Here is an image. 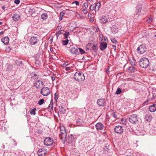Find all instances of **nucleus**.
I'll use <instances>...</instances> for the list:
<instances>
[{"instance_id":"nucleus-1","label":"nucleus","mask_w":156,"mask_h":156,"mask_svg":"<svg viewBox=\"0 0 156 156\" xmlns=\"http://www.w3.org/2000/svg\"><path fill=\"white\" fill-rule=\"evenodd\" d=\"M74 78L78 82L82 81L85 80V78L83 73L76 72L74 76Z\"/></svg>"},{"instance_id":"nucleus-2","label":"nucleus","mask_w":156,"mask_h":156,"mask_svg":"<svg viewBox=\"0 0 156 156\" xmlns=\"http://www.w3.org/2000/svg\"><path fill=\"white\" fill-rule=\"evenodd\" d=\"M149 64V60L146 58H141L139 62V65L141 67L146 68L148 67Z\"/></svg>"},{"instance_id":"nucleus-3","label":"nucleus","mask_w":156,"mask_h":156,"mask_svg":"<svg viewBox=\"0 0 156 156\" xmlns=\"http://www.w3.org/2000/svg\"><path fill=\"white\" fill-rule=\"evenodd\" d=\"M60 133L59 134V138L61 139H65L66 136V133L64 126L60 127Z\"/></svg>"},{"instance_id":"nucleus-4","label":"nucleus","mask_w":156,"mask_h":156,"mask_svg":"<svg viewBox=\"0 0 156 156\" xmlns=\"http://www.w3.org/2000/svg\"><path fill=\"white\" fill-rule=\"evenodd\" d=\"M50 88L48 87H44L41 90V93L44 96H47L50 94Z\"/></svg>"},{"instance_id":"nucleus-5","label":"nucleus","mask_w":156,"mask_h":156,"mask_svg":"<svg viewBox=\"0 0 156 156\" xmlns=\"http://www.w3.org/2000/svg\"><path fill=\"white\" fill-rule=\"evenodd\" d=\"M129 121L133 124H135L138 122L137 116L136 114L131 115L129 118Z\"/></svg>"},{"instance_id":"nucleus-6","label":"nucleus","mask_w":156,"mask_h":156,"mask_svg":"<svg viewBox=\"0 0 156 156\" xmlns=\"http://www.w3.org/2000/svg\"><path fill=\"white\" fill-rule=\"evenodd\" d=\"M53 139L50 137L45 138L44 141V144L45 146H49L52 145L53 143Z\"/></svg>"},{"instance_id":"nucleus-7","label":"nucleus","mask_w":156,"mask_h":156,"mask_svg":"<svg viewBox=\"0 0 156 156\" xmlns=\"http://www.w3.org/2000/svg\"><path fill=\"white\" fill-rule=\"evenodd\" d=\"M47 150L45 147H42L38 150L37 154L39 156H43L47 154Z\"/></svg>"},{"instance_id":"nucleus-8","label":"nucleus","mask_w":156,"mask_h":156,"mask_svg":"<svg viewBox=\"0 0 156 156\" xmlns=\"http://www.w3.org/2000/svg\"><path fill=\"white\" fill-rule=\"evenodd\" d=\"M146 47L143 44L140 45L137 48V52L140 54H143L146 51Z\"/></svg>"},{"instance_id":"nucleus-9","label":"nucleus","mask_w":156,"mask_h":156,"mask_svg":"<svg viewBox=\"0 0 156 156\" xmlns=\"http://www.w3.org/2000/svg\"><path fill=\"white\" fill-rule=\"evenodd\" d=\"M44 83L40 80H36L34 84V86L37 88H40L44 85Z\"/></svg>"},{"instance_id":"nucleus-10","label":"nucleus","mask_w":156,"mask_h":156,"mask_svg":"<svg viewBox=\"0 0 156 156\" xmlns=\"http://www.w3.org/2000/svg\"><path fill=\"white\" fill-rule=\"evenodd\" d=\"M29 42L31 45H35L39 42V39L37 37L33 36L31 37Z\"/></svg>"},{"instance_id":"nucleus-11","label":"nucleus","mask_w":156,"mask_h":156,"mask_svg":"<svg viewBox=\"0 0 156 156\" xmlns=\"http://www.w3.org/2000/svg\"><path fill=\"white\" fill-rule=\"evenodd\" d=\"M87 47H90L95 52H96L98 50L97 45L94 44L88 43L87 45Z\"/></svg>"},{"instance_id":"nucleus-12","label":"nucleus","mask_w":156,"mask_h":156,"mask_svg":"<svg viewBox=\"0 0 156 156\" xmlns=\"http://www.w3.org/2000/svg\"><path fill=\"white\" fill-rule=\"evenodd\" d=\"M114 129L116 133L119 134L122 133L123 131V128L120 126H116L115 127Z\"/></svg>"},{"instance_id":"nucleus-13","label":"nucleus","mask_w":156,"mask_h":156,"mask_svg":"<svg viewBox=\"0 0 156 156\" xmlns=\"http://www.w3.org/2000/svg\"><path fill=\"white\" fill-rule=\"evenodd\" d=\"M70 52L73 55H78L79 53L78 50V48H72L70 50Z\"/></svg>"},{"instance_id":"nucleus-14","label":"nucleus","mask_w":156,"mask_h":156,"mask_svg":"<svg viewBox=\"0 0 156 156\" xmlns=\"http://www.w3.org/2000/svg\"><path fill=\"white\" fill-rule=\"evenodd\" d=\"M95 127L97 130H102L103 128V124L101 122H98L95 125Z\"/></svg>"},{"instance_id":"nucleus-15","label":"nucleus","mask_w":156,"mask_h":156,"mask_svg":"<svg viewBox=\"0 0 156 156\" xmlns=\"http://www.w3.org/2000/svg\"><path fill=\"white\" fill-rule=\"evenodd\" d=\"M152 119V116L151 114H146L145 116V120L148 122H151Z\"/></svg>"},{"instance_id":"nucleus-16","label":"nucleus","mask_w":156,"mask_h":156,"mask_svg":"<svg viewBox=\"0 0 156 156\" xmlns=\"http://www.w3.org/2000/svg\"><path fill=\"white\" fill-rule=\"evenodd\" d=\"M20 18V15L16 13L14 14L12 16V20L15 21H18Z\"/></svg>"},{"instance_id":"nucleus-17","label":"nucleus","mask_w":156,"mask_h":156,"mask_svg":"<svg viewBox=\"0 0 156 156\" xmlns=\"http://www.w3.org/2000/svg\"><path fill=\"white\" fill-rule=\"evenodd\" d=\"M97 102L99 106H103L105 104V101L104 99L102 98L98 99Z\"/></svg>"},{"instance_id":"nucleus-18","label":"nucleus","mask_w":156,"mask_h":156,"mask_svg":"<svg viewBox=\"0 0 156 156\" xmlns=\"http://www.w3.org/2000/svg\"><path fill=\"white\" fill-rule=\"evenodd\" d=\"M9 41V38L8 37H5L1 39V41L5 44L7 45Z\"/></svg>"},{"instance_id":"nucleus-19","label":"nucleus","mask_w":156,"mask_h":156,"mask_svg":"<svg viewBox=\"0 0 156 156\" xmlns=\"http://www.w3.org/2000/svg\"><path fill=\"white\" fill-rule=\"evenodd\" d=\"M75 136L72 134H71L68 138V142L69 144H71L75 140Z\"/></svg>"},{"instance_id":"nucleus-20","label":"nucleus","mask_w":156,"mask_h":156,"mask_svg":"<svg viewBox=\"0 0 156 156\" xmlns=\"http://www.w3.org/2000/svg\"><path fill=\"white\" fill-rule=\"evenodd\" d=\"M111 31L113 33H116L118 31V28L117 26L113 25L111 27Z\"/></svg>"},{"instance_id":"nucleus-21","label":"nucleus","mask_w":156,"mask_h":156,"mask_svg":"<svg viewBox=\"0 0 156 156\" xmlns=\"http://www.w3.org/2000/svg\"><path fill=\"white\" fill-rule=\"evenodd\" d=\"M100 22L102 24H104L107 22V19L105 16H103L100 19Z\"/></svg>"},{"instance_id":"nucleus-22","label":"nucleus","mask_w":156,"mask_h":156,"mask_svg":"<svg viewBox=\"0 0 156 156\" xmlns=\"http://www.w3.org/2000/svg\"><path fill=\"white\" fill-rule=\"evenodd\" d=\"M149 111L151 112H154L156 111V104L151 105L149 108Z\"/></svg>"},{"instance_id":"nucleus-23","label":"nucleus","mask_w":156,"mask_h":156,"mask_svg":"<svg viewBox=\"0 0 156 156\" xmlns=\"http://www.w3.org/2000/svg\"><path fill=\"white\" fill-rule=\"evenodd\" d=\"M107 46V44L105 42H102L99 46L100 49L101 50H105Z\"/></svg>"},{"instance_id":"nucleus-24","label":"nucleus","mask_w":156,"mask_h":156,"mask_svg":"<svg viewBox=\"0 0 156 156\" xmlns=\"http://www.w3.org/2000/svg\"><path fill=\"white\" fill-rule=\"evenodd\" d=\"M109 14L110 15L109 16L110 18H111V19H114V17H115V11L114 10H111L109 12Z\"/></svg>"},{"instance_id":"nucleus-25","label":"nucleus","mask_w":156,"mask_h":156,"mask_svg":"<svg viewBox=\"0 0 156 156\" xmlns=\"http://www.w3.org/2000/svg\"><path fill=\"white\" fill-rule=\"evenodd\" d=\"M48 108L50 110V111H53V100L51 99L50 103L49 105Z\"/></svg>"},{"instance_id":"nucleus-26","label":"nucleus","mask_w":156,"mask_h":156,"mask_svg":"<svg viewBox=\"0 0 156 156\" xmlns=\"http://www.w3.org/2000/svg\"><path fill=\"white\" fill-rule=\"evenodd\" d=\"M129 62L132 66L136 65V60L133 58L129 59Z\"/></svg>"},{"instance_id":"nucleus-27","label":"nucleus","mask_w":156,"mask_h":156,"mask_svg":"<svg viewBox=\"0 0 156 156\" xmlns=\"http://www.w3.org/2000/svg\"><path fill=\"white\" fill-rule=\"evenodd\" d=\"M65 14V13L63 12H62L60 13L59 14V21H61L62 20L63 17Z\"/></svg>"},{"instance_id":"nucleus-28","label":"nucleus","mask_w":156,"mask_h":156,"mask_svg":"<svg viewBox=\"0 0 156 156\" xmlns=\"http://www.w3.org/2000/svg\"><path fill=\"white\" fill-rule=\"evenodd\" d=\"M48 17V15L47 13H44L41 15V18L43 20H46Z\"/></svg>"},{"instance_id":"nucleus-29","label":"nucleus","mask_w":156,"mask_h":156,"mask_svg":"<svg viewBox=\"0 0 156 156\" xmlns=\"http://www.w3.org/2000/svg\"><path fill=\"white\" fill-rule=\"evenodd\" d=\"M100 5L101 4L100 2H98L96 4H95L96 8L95 12L98 11Z\"/></svg>"},{"instance_id":"nucleus-30","label":"nucleus","mask_w":156,"mask_h":156,"mask_svg":"<svg viewBox=\"0 0 156 156\" xmlns=\"http://www.w3.org/2000/svg\"><path fill=\"white\" fill-rule=\"evenodd\" d=\"M16 63L17 65L20 66L22 65L23 62L20 60H17L16 62Z\"/></svg>"},{"instance_id":"nucleus-31","label":"nucleus","mask_w":156,"mask_h":156,"mask_svg":"<svg viewBox=\"0 0 156 156\" xmlns=\"http://www.w3.org/2000/svg\"><path fill=\"white\" fill-rule=\"evenodd\" d=\"M36 110V108H34L31 109L30 111V113L32 115H35L36 114L35 111Z\"/></svg>"},{"instance_id":"nucleus-32","label":"nucleus","mask_w":156,"mask_h":156,"mask_svg":"<svg viewBox=\"0 0 156 156\" xmlns=\"http://www.w3.org/2000/svg\"><path fill=\"white\" fill-rule=\"evenodd\" d=\"M134 67L133 66H132L129 67L128 68V70L129 71L130 73H133L134 72Z\"/></svg>"},{"instance_id":"nucleus-33","label":"nucleus","mask_w":156,"mask_h":156,"mask_svg":"<svg viewBox=\"0 0 156 156\" xmlns=\"http://www.w3.org/2000/svg\"><path fill=\"white\" fill-rule=\"evenodd\" d=\"M59 112L62 114H63L65 112V110L64 109V108L62 107V106L60 107L59 108Z\"/></svg>"},{"instance_id":"nucleus-34","label":"nucleus","mask_w":156,"mask_h":156,"mask_svg":"<svg viewBox=\"0 0 156 156\" xmlns=\"http://www.w3.org/2000/svg\"><path fill=\"white\" fill-rule=\"evenodd\" d=\"M58 94L57 92H56L54 94V99L55 101L57 102L58 98Z\"/></svg>"},{"instance_id":"nucleus-35","label":"nucleus","mask_w":156,"mask_h":156,"mask_svg":"<svg viewBox=\"0 0 156 156\" xmlns=\"http://www.w3.org/2000/svg\"><path fill=\"white\" fill-rule=\"evenodd\" d=\"M78 50L79 51L80 53L81 54H83L86 53L84 50L80 48H78Z\"/></svg>"},{"instance_id":"nucleus-36","label":"nucleus","mask_w":156,"mask_h":156,"mask_svg":"<svg viewBox=\"0 0 156 156\" xmlns=\"http://www.w3.org/2000/svg\"><path fill=\"white\" fill-rule=\"evenodd\" d=\"M90 10L93 11L94 10L95 11L96 8L95 6V4H94L93 5H91L90 6Z\"/></svg>"},{"instance_id":"nucleus-37","label":"nucleus","mask_w":156,"mask_h":156,"mask_svg":"<svg viewBox=\"0 0 156 156\" xmlns=\"http://www.w3.org/2000/svg\"><path fill=\"white\" fill-rule=\"evenodd\" d=\"M122 92L121 89L119 88L117 89V90L115 93V94H119L121 93Z\"/></svg>"},{"instance_id":"nucleus-38","label":"nucleus","mask_w":156,"mask_h":156,"mask_svg":"<svg viewBox=\"0 0 156 156\" xmlns=\"http://www.w3.org/2000/svg\"><path fill=\"white\" fill-rule=\"evenodd\" d=\"M153 20V19L151 17H149V19L147 20L146 21L147 23H151L152 22Z\"/></svg>"},{"instance_id":"nucleus-39","label":"nucleus","mask_w":156,"mask_h":156,"mask_svg":"<svg viewBox=\"0 0 156 156\" xmlns=\"http://www.w3.org/2000/svg\"><path fill=\"white\" fill-rule=\"evenodd\" d=\"M44 101V100L43 99H40L38 102V104L39 105H41Z\"/></svg>"},{"instance_id":"nucleus-40","label":"nucleus","mask_w":156,"mask_h":156,"mask_svg":"<svg viewBox=\"0 0 156 156\" xmlns=\"http://www.w3.org/2000/svg\"><path fill=\"white\" fill-rule=\"evenodd\" d=\"M32 77L35 80L38 79L39 78V75L34 74L33 76H32Z\"/></svg>"},{"instance_id":"nucleus-41","label":"nucleus","mask_w":156,"mask_h":156,"mask_svg":"<svg viewBox=\"0 0 156 156\" xmlns=\"http://www.w3.org/2000/svg\"><path fill=\"white\" fill-rule=\"evenodd\" d=\"M69 32H66L64 34L65 37L66 38H68V37L69 36Z\"/></svg>"},{"instance_id":"nucleus-42","label":"nucleus","mask_w":156,"mask_h":156,"mask_svg":"<svg viewBox=\"0 0 156 156\" xmlns=\"http://www.w3.org/2000/svg\"><path fill=\"white\" fill-rule=\"evenodd\" d=\"M69 42V40H67L66 41H62V44L64 45H66Z\"/></svg>"},{"instance_id":"nucleus-43","label":"nucleus","mask_w":156,"mask_h":156,"mask_svg":"<svg viewBox=\"0 0 156 156\" xmlns=\"http://www.w3.org/2000/svg\"><path fill=\"white\" fill-rule=\"evenodd\" d=\"M121 123L124 125L126 124V121L125 119H121Z\"/></svg>"},{"instance_id":"nucleus-44","label":"nucleus","mask_w":156,"mask_h":156,"mask_svg":"<svg viewBox=\"0 0 156 156\" xmlns=\"http://www.w3.org/2000/svg\"><path fill=\"white\" fill-rule=\"evenodd\" d=\"M111 40L112 42L114 44H116V43L117 42V41L114 38H111Z\"/></svg>"},{"instance_id":"nucleus-45","label":"nucleus","mask_w":156,"mask_h":156,"mask_svg":"<svg viewBox=\"0 0 156 156\" xmlns=\"http://www.w3.org/2000/svg\"><path fill=\"white\" fill-rule=\"evenodd\" d=\"M88 7V5L87 3H84L83 5V7L87 9Z\"/></svg>"},{"instance_id":"nucleus-46","label":"nucleus","mask_w":156,"mask_h":156,"mask_svg":"<svg viewBox=\"0 0 156 156\" xmlns=\"http://www.w3.org/2000/svg\"><path fill=\"white\" fill-rule=\"evenodd\" d=\"M75 4L76 5H79V2L77 1H75L72 3V4Z\"/></svg>"},{"instance_id":"nucleus-47","label":"nucleus","mask_w":156,"mask_h":156,"mask_svg":"<svg viewBox=\"0 0 156 156\" xmlns=\"http://www.w3.org/2000/svg\"><path fill=\"white\" fill-rule=\"evenodd\" d=\"M99 39L100 41H102L103 40V36L102 34H101L99 35Z\"/></svg>"},{"instance_id":"nucleus-48","label":"nucleus","mask_w":156,"mask_h":156,"mask_svg":"<svg viewBox=\"0 0 156 156\" xmlns=\"http://www.w3.org/2000/svg\"><path fill=\"white\" fill-rule=\"evenodd\" d=\"M14 2L15 3L18 4L19 3L20 1V0H15Z\"/></svg>"},{"instance_id":"nucleus-49","label":"nucleus","mask_w":156,"mask_h":156,"mask_svg":"<svg viewBox=\"0 0 156 156\" xmlns=\"http://www.w3.org/2000/svg\"><path fill=\"white\" fill-rule=\"evenodd\" d=\"M68 65V63H67V62H65L63 63L62 66L63 67H66V66H67Z\"/></svg>"},{"instance_id":"nucleus-50","label":"nucleus","mask_w":156,"mask_h":156,"mask_svg":"<svg viewBox=\"0 0 156 156\" xmlns=\"http://www.w3.org/2000/svg\"><path fill=\"white\" fill-rule=\"evenodd\" d=\"M58 34H59V35H60L63 32V30H62L61 31H58L57 32Z\"/></svg>"},{"instance_id":"nucleus-51","label":"nucleus","mask_w":156,"mask_h":156,"mask_svg":"<svg viewBox=\"0 0 156 156\" xmlns=\"http://www.w3.org/2000/svg\"><path fill=\"white\" fill-rule=\"evenodd\" d=\"M65 69V70L67 71L69 70L70 69V67H66Z\"/></svg>"},{"instance_id":"nucleus-52","label":"nucleus","mask_w":156,"mask_h":156,"mask_svg":"<svg viewBox=\"0 0 156 156\" xmlns=\"http://www.w3.org/2000/svg\"><path fill=\"white\" fill-rule=\"evenodd\" d=\"M51 78L53 81L55 80V78L54 76H52L51 77Z\"/></svg>"},{"instance_id":"nucleus-53","label":"nucleus","mask_w":156,"mask_h":156,"mask_svg":"<svg viewBox=\"0 0 156 156\" xmlns=\"http://www.w3.org/2000/svg\"><path fill=\"white\" fill-rule=\"evenodd\" d=\"M113 48L114 49V50L115 51L116 50V46L115 45H112Z\"/></svg>"},{"instance_id":"nucleus-54","label":"nucleus","mask_w":156,"mask_h":156,"mask_svg":"<svg viewBox=\"0 0 156 156\" xmlns=\"http://www.w3.org/2000/svg\"><path fill=\"white\" fill-rule=\"evenodd\" d=\"M59 35V34H58V33L57 32L56 33V35L57 37H58Z\"/></svg>"},{"instance_id":"nucleus-55","label":"nucleus","mask_w":156,"mask_h":156,"mask_svg":"<svg viewBox=\"0 0 156 156\" xmlns=\"http://www.w3.org/2000/svg\"><path fill=\"white\" fill-rule=\"evenodd\" d=\"M149 101V100L147 99L144 102V103L146 104L147 103H148Z\"/></svg>"},{"instance_id":"nucleus-56","label":"nucleus","mask_w":156,"mask_h":156,"mask_svg":"<svg viewBox=\"0 0 156 156\" xmlns=\"http://www.w3.org/2000/svg\"><path fill=\"white\" fill-rule=\"evenodd\" d=\"M89 48H90V47H87V46L86 47V49L87 51L89 49Z\"/></svg>"},{"instance_id":"nucleus-57","label":"nucleus","mask_w":156,"mask_h":156,"mask_svg":"<svg viewBox=\"0 0 156 156\" xmlns=\"http://www.w3.org/2000/svg\"><path fill=\"white\" fill-rule=\"evenodd\" d=\"M11 49L9 47H8L7 48V50L8 51L9 50Z\"/></svg>"},{"instance_id":"nucleus-58","label":"nucleus","mask_w":156,"mask_h":156,"mask_svg":"<svg viewBox=\"0 0 156 156\" xmlns=\"http://www.w3.org/2000/svg\"><path fill=\"white\" fill-rule=\"evenodd\" d=\"M99 31V29L98 28L96 29V31L97 32H98V31Z\"/></svg>"},{"instance_id":"nucleus-59","label":"nucleus","mask_w":156,"mask_h":156,"mask_svg":"<svg viewBox=\"0 0 156 156\" xmlns=\"http://www.w3.org/2000/svg\"><path fill=\"white\" fill-rule=\"evenodd\" d=\"M86 9H85V8H84V9H83L82 11L83 12H84L86 10Z\"/></svg>"},{"instance_id":"nucleus-60","label":"nucleus","mask_w":156,"mask_h":156,"mask_svg":"<svg viewBox=\"0 0 156 156\" xmlns=\"http://www.w3.org/2000/svg\"><path fill=\"white\" fill-rule=\"evenodd\" d=\"M107 37H104V41H105L107 40Z\"/></svg>"},{"instance_id":"nucleus-61","label":"nucleus","mask_w":156,"mask_h":156,"mask_svg":"<svg viewBox=\"0 0 156 156\" xmlns=\"http://www.w3.org/2000/svg\"><path fill=\"white\" fill-rule=\"evenodd\" d=\"M50 50L51 51H53V49L51 48H50Z\"/></svg>"},{"instance_id":"nucleus-62","label":"nucleus","mask_w":156,"mask_h":156,"mask_svg":"<svg viewBox=\"0 0 156 156\" xmlns=\"http://www.w3.org/2000/svg\"><path fill=\"white\" fill-rule=\"evenodd\" d=\"M3 31H1L0 32V34H3Z\"/></svg>"},{"instance_id":"nucleus-63","label":"nucleus","mask_w":156,"mask_h":156,"mask_svg":"<svg viewBox=\"0 0 156 156\" xmlns=\"http://www.w3.org/2000/svg\"><path fill=\"white\" fill-rule=\"evenodd\" d=\"M2 23L1 22H0V25L2 24Z\"/></svg>"},{"instance_id":"nucleus-64","label":"nucleus","mask_w":156,"mask_h":156,"mask_svg":"<svg viewBox=\"0 0 156 156\" xmlns=\"http://www.w3.org/2000/svg\"><path fill=\"white\" fill-rule=\"evenodd\" d=\"M105 72L106 73H107V70H106L105 71Z\"/></svg>"}]
</instances>
